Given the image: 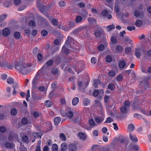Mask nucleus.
I'll return each mask as SVG.
<instances>
[{
	"label": "nucleus",
	"instance_id": "4",
	"mask_svg": "<svg viewBox=\"0 0 151 151\" xmlns=\"http://www.w3.org/2000/svg\"><path fill=\"white\" fill-rule=\"evenodd\" d=\"M93 94L94 96H97L99 94V96L101 97L103 96L104 92L102 89H101L99 91L98 90L95 89L94 90Z\"/></svg>",
	"mask_w": 151,
	"mask_h": 151
},
{
	"label": "nucleus",
	"instance_id": "51",
	"mask_svg": "<svg viewBox=\"0 0 151 151\" xmlns=\"http://www.w3.org/2000/svg\"><path fill=\"white\" fill-rule=\"evenodd\" d=\"M6 131V128L5 127L2 126L0 127V132H4Z\"/></svg>",
	"mask_w": 151,
	"mask_h": 151
},
{
	"label": "nucleus",
	"instance_id": "20",
	"mask_svg": "<svg viewBox=\"0 0 151 151\" xmlns=\"http://www.w3.org/2000/svg\"><path fill=\"white\" fill-rule=\"evenodd\" d=\"M77 149L76 146L74 144H71L69 146L70 151H76Z\"/></svg>",
	"mask_w": 151,
	"mask_h": 151
},
{
	"label": "nucleus",
	"instance_id": "43",
	"mask_svg": "<svg viewBox=\"0 0 151 151\" xmlns=\"http://www.w3.org/2000/svg\"><path fill=\"white\" fill-rule=\"evenodd\" d=\"M111 99L109 96H106L104 98L105 102L106 103H108Z\"/></svg>",
	"mask_w": 151,
	"mask_h": 151
},
{
	"label": "nucleus",
	"instance_id": "24",
	"mask_svg": "<svg viewBox=\"0 0 151 151\" xmlns=\"http://www.w3.org/2000/svg\"><path fill=\"white\" fill-rule=\"evenodd\" d=\"M45 105L46 107H50L52 106V103L50 101L47 100L45 101Z\"/></svg>",
	"mask_w": 151,
	"mask_h": 151
},
{
	"label": "nucleus",
	"instance_id": "9",
	"mask_svg": "<svg viewBox=\"0 0 151 151\" xmlns=\"http://www.w3.org/2000/svg\"><path fill=\"white\" fill-rule=\"evenodd\" d=\"M73 68L78 73H79L80 72L83 70V68L80 64V65H76V67H73Z\"/></svg>",
	"mask_w": 151,
	"mask_h": 151
},
{
	"label": "nucleus",
	"instance_id": "35",
	"mask_svg": "<svg viewBox=\"0 0 151 151\" xmlns=\"http://www.w3.org/2000/svg\"><path fill=\"white\" fill-rule=\"evenodd\" d=\"M58 20L55 19H53L51 22V23L53 26H56L58 24Z\"/></svg>",
	"mask_w": 151,
	"mask_h": 151
},
{
	"label": "nucleus",
	"instance_id": "57",
	"mask_svg": "<svg viewBox=\"0 0 151 151\" xmlns=\"http://www.w3.org/2000/svg\"><path fill=\"white\" fill-rule=\"evenodd\" d=\"M141 13L140 12L136 11L134 14V16L136 17H138L140 16Z\"/></svg>",
	"mask_w": 151,
	"mask_h": 151
},
{
	"label": "nucleus",
	"instance_id": "53",
	"mask_svg": "<svg viewBox=\"0 0 151 151\" xmlns=\"http://www.w3.org/2000/svg\"><path fill=\"white\" fill-rule=\"evenodd\" d=\"M82 20V17L80 16H77L76 17V21L78 23L80 22Z\"/></svg>",
	"mask_w": 151,
	"mask_h": 151
},
{
	"label": "nucleus",
	"instance_id": "15",
	"mask_svg": "<svg viewBox=\"0 0 151 151\" xmlns=\"http://www.w3.org/2000/svg\"><path fill=\"white\" fill-rule=\"evenodd\" d=\"M102 14L104 17H107L108 19H110L111 18V15L109 14L108 12L105 10H104L102 12Z\"/></svg>",
	"mask_w": 151,
	"mask_h": 151
},
{
	"label": "nucleus",
	"instance_id": "2",
	"mask_svg": "<svg viewBox=\"0 0 151 151\" xmlns=\"http://www.w3.org/2000/svg\"><path fill=\"white\" fill-rule=\"evenodd\" d=\"M61 114L63 116H67L70 119L73 116V113L70 108H67L65 111H61Z\"/></svg>",
	"mask_w": 151,
	"mask_h": 151
},
{
	"label": "nucleus",
	"instance_id": "18",
	"mask_svg": "<svg viewBox=\"0 0 151 151\" xmlns=\"http://www.w3.org/2000/svg\"><path fill=\"white\" fill-rule=\"evenodd\" d=\"M107 44L106 43H105L104 45L102 44L98 46L97 49L99 51H101L104 49L105 47H107Z\"/></svg>",
	"mask_w": 151,
	"mask_h": 151
},
{
	"label": "nucleus",
	"instance_id": "7",
	"mask_svg": "<svg viewBox=\"0 0 151 151\" xmlns=\"http://www.w3.org/2000/svg\"><path fill=\"white\" fill-rule=\"evenodd\" d=\"M32 135L33 137H32L33 138L34 137V139L32 140V142H34L35 141L36 138H41L42 134L41 133L34 132Z\"/></svg>",
	"mask_w": 151,
	"mask_h": 151
},
{
	"label": "nucleus",
	"instance_id": "3",
	"mask_svg": "<svg viewBox=\"0 0 151 151\" xmlns=\"http://www.w3.org/2000/svg\"><path fill=\"white\" fill-rule=\"evenodd\" d=\"M88 82L85 83L83 79L79 80L78 82V85L80 89L84 88L88 86Z\"/></svg>",
	"mask_w": 151,
	"mask_h": 151
},
{
	"label": "nucleus",
	"instance_id": "38",
	"mask_svg": "<svg viewBox=\"0 0 151 151\" xmlns=\"http://www.w3.org/2000/svg\"><path fill=\"white\" fill-rule=\"evenodd\" d=\"M142 24V22L139 20H137L135 22V25L137 27H140Z\"/></svg>",
	"mask_w": 151,
	"mask_h": 151
},
{
	"label": "nucleus",
	"instance_id": "49",
	"mask_svg": "<svg viewBox=\"0 0 151 151\" xmlns=\"http://www.w3.org/2000/svg\"><path fill=\"white\" fill-rule=\"evenodd\" d=\"M37 58L38 60H41L43 58V55L41 53H38L37 55Z\"/></svg>",
	"mask_w": 151,
	"mask_h": 151
},
{
	"label": "nucleus",
	"instance_id": "59",
	"mask_svg": "<svg viewBox=\"0 0 151 151\" xmlns=\"http://www.w3.org/2000/svg\"><path fill=\"white\" fill-rule=\"evenodd\" d=\"M48 33L47 31L45 30H43L42 32L41 35L43 36H46Z\"/></svg>",
	"mask_w": 151,
	"mask_h": 151
},
{
	"label": "nucleus",
	"instance_id": "17",
	"mask_svg": "<svg viewBox=\"0 0 151 151\" xmlns=\"http://www.w3.org/2000/svg\"><path fill=\"white\" fill-rule=\"evenodd\" d=\"M128 109L123 106L120 109L121 113L123 114H127L128 112Z\"/></svg>",
	"mask_w": 151,
	"mask_h": 151
},
{
	"label": "nucleus",
	"instance_id": "10",
	"mask_svg": "<svg viewBox=\"0 0 151 151\" xmlns=\"http://www.w3.org/2000/svg\"><path fill=\"white\" fill-rule=\"evenodd\" d=\"M10 31L9 29L7 28H5L2 31V34L3 36L7 37L10 33Z\"/></svg>",
	"mask_w": 151,
	"mask_h": 151
},
{
	"label": "nucleus",
	"instance_id": "54",
	"mask_svg": "<svg viewBox=\"0 0 151 151\" xmlns=\"http://www.w3.org/2000/svg\"><path fill=\"white\" fill-rule=\"evenodd\" d=\"M109 76L112 77L114 76L115 75V72L114 71L112 70L110 71L109 73Z\"/></svg>",
	"mask_w": 151,
	"mask_h": 151
},
{
	"label": "nucleus",
	"instance_id": "14",
	"mask_svg": "<svg viewBox=\"0 0 151 151\" xmlns=\"http://www.w3.org/2000/svg\"><path fill=\"white\" fill-rule=\"evenodd\" d=\"M98 84L101 86L102 83L99 80L96 79H94L93 81V86L96 88H97Z\"/></svg>",
	"mask_w": 151,
	"mask_h": 151
},
{
	"label": "nucleus",
	"instance_id": "61",
	"mask_svg": "<svg viewBox=\"0 0 151 151\" xmlns=\"http://www.w3.org/2000/svg\"><path fill=\"white\" fill-rule=\"evenodd\" d=\"M127 29L130 31H131L132 30H134L135 27L134 26H130L127 27Z\"/></svg>",
	"mask_w": 151,
	"mask_h": 151
},
{
	"label": "nucleus",
	"instance_id": "13",
	"mask_svg": "<svg viewBox=\"0 0 151 151\" xmlns=\"http://www.w3.org/2000/svg\"><path fill=\"white\" fill-rule=\"evenodd\" d=\"M117 42V40L116 38L114 36H112L111 38V47L113 49V44H115Z\"/></svg>",
	"mask_w": 151,
	"mask_h": 151
},
{
	"label": "nucleus",
	"instance_id": "28",
	"mask_svg": "<svg viewBox=\"0 0 151 151\" xmlns=\"http://www.w3.org/2000/svg\"><path fill=\"white\" fill-rule=\"evenodd\" d=\"M5 146L8 148H10V149L13 148L14 145L13 143H9L8 142L6 143L5 144Z\"/></svg>",
	"mask_w": 151,
	"mask_h": 151
},
{
	"label": "nucleus",
	"instance_id": "6",
	"mask_svg": "<svg viewBox=\"0 0 151 151\" xmlns=\"http://www.w3.org/2000/svg\"><path fill=\"white\" fill-rule=\"evenodd\" d=\"M69 38L71 39V37H68V39L66 41V43L65 45L63 46L62 49V51L63 52H64L66 54H68L69 53V51L68 50V48H67V47H68V39H69Z\"/></svg>",
	"mask_w": 151,
	"mask_h": 151
},
{
	"label": "nucleus",
	"instance_id": "52",
	"mask_svg": "<svg viewBox=\"0 0 151 151\" xmlns=\"http://www.w3.org/2000/svg\"><path fill=\"white\" fill-rule=\"evenodd\" d=\"M97 61V59L95 57L92 58L91 59V63L93 64H94L96 63Z\"/></svg>",
	"mask_w": 151,
	"mask_h": 151
},
{
	"label": "nucleus",
	"instance_id": "36",
	"mask_svg": "<svg viewBox=\"0 0 151 151\" xmlns=\"http://www.w3.org/2000/svg\"><path fill=\"white\" fill-rule=\"evenodd\" d=\"M95 37H99L101 35V32L99 30H96L94 32Z\"/></svg>",
	"mask_w": 151,
	"mask_h": 151
},
{
	"label": "nucleus",
	"instance_id": "29",
	"mask_svg": "<svg viewBox=\"0 0 151 151\" xmlns=\"http://www.w3.org/2000/svg\"><path fill=\"white\" fill-rule=\"evenodd\" d=\"M114 27L115 26L113 24H112L107 26L106 27V29L107 31L109 32L114 29Z\"/></svg>",
	"mask_w": 151,
	"mask_h": 151
},
{
	"label": "nucleus",
	"instance_id": "34",
	"mask_svg": "<svg viewBox=\"0 0 151 151\" xmlns=\"http://www.w3.org/2000/svg\"><path fill=\"white\" fill-rule=\"evenodd\" d=\"M95 104L96 106H99L101 109H102L101 103L98 100H95Z\"/></svg>",
	"mask_w": 151,
	"mask_h": 151
},
{
	"label": "nucleus",
	"instance_id": "62",
	"mask_svg": "<svg viewBox=\"0 0 151 151\" xmlns=\"http://www.w3.org/2000/svg\"><path fill=\"white\" fill-rule=\"evenodd\" d=\"M113 121V119L111 118L110 117H108L105 122H106L107 123H109L112 122Z\"/></svg>",
	"mask_w": 151,
	"mask_h": 151
},
{
	"label": "nucleus",
	"instance_id": "39",
	"mask_svg": "<svg viewBox=\"0 0 151 151\" xmlns=\"http://www.w3.org/2000/svg\"><path fill=\"white\" fill-rule=\"evenodd\" d=\"M7 82L9 84H12L14 82V79L11 77H9L7 80Z\"/></svg>",
	"mask_w": 151,
	"mask_h": 151
},
{
	"label": "nucleus",
	"instance_id": "48",
	"mask_svg": "<svg viewBox=\"0 0 151 151\" xmlns=\"http://www.w3.org/2000/svg\"><path fill=\"white\" fill-rule=\"evenodd\" d=\"M30 97V91L29 90H27V94L26 95V99L27 101H28L29 100L28 98Z\"/></svg>",
	"mask_w": 151,
	"mask_h": 151
},
{
	"label": "nucleus",
	"instance_id": "47",
	"mask_svg": "<svg viewBox=\"0 0 151 151\" xmlns=\"http://www.w3.org/2000/svg\"><path fill=\"white\" fill-rule=\"evenodd\" d=\"M123 76H122L120 74L118 75L116 77V80L119 81H121L122 80Z\"/></svg>",
	"mask_w": 151,
	"mask_h": 151
},
{
	"label": "nucleus",
	"instance_id": "27",
	"mask_svg": "<svg viewBox=\"0 0 151 151\" xmlns=\"http://www.w3.org/2000/svg\"><path fill=\"white\" fill-rule=\"evenodd\" d=\"M141 50L139 49H137L136 50L135 55L138 58H140Z\"/></svg>",
	"mask_w": 151,
	"mask_h": 151
},
{
	"label": "nucleus",
	"instance_id": "16",
	"mask_svg": "<svg viewBox=\"0 0 151 151\" xmlns=\"http://www.w3.org/2000/svg\"><path fill=\"white\" fill-rule=\"evenodd\" d=\"M79 137L83 140H85L86 138V134L83 132H80L78 134Z\"/></svg>",
	"mask_w": 151,
	"mask_h": 151
},
{
	"label": "nucleus",
	"instance_id": "32",
	"mask_svg": "<svg viewBox=\"0 0 151 151\" xmlns=\"http://www.w3.org/2000/svg\"><path fill=\"white\" fill-rule=\"evenodd\" d=\"M17 112V109L15 108H12L11 111V114L14 116L16 115Z\"/></svg>",
	"mask_w": 151,
	"mask_h": 151
},
{
	"label": "nucleus",
	"instance_id": "22",
	"mask_svg": "<svg viewBox=\"0 0 151 151\" xmlns=\"http://www.w3.org/2000/svg\"><path fill=\"white\" fill-rule=\"evenodd\" d=\"M79 102V99L78 97H76L73 98L72 101V104L73 106H76L77 104Z\"/></svg>",
	"mask_w": 151,
	"mask_h": 151
},
{
	"label": "nucleus",
	"instance_id": "1",
	"mask_svg": "<svg viewBox=\"0 0 151 151\" xmlns=\"http://www.w3.org/2000/svg\"><path fill=\"white\" fill-rule=\"evenodd\" d=\"M31 66V64L26 63L22 61L17 62L15 64V68L23 74H26L28 72L27 68Z\"/></svg>",
	"mask_w": 151,
	"mask_h": 151
},
{
	"label": "nucleus",
	"instance_id": "11",
	"mask_svg": "<svg viewBox=\"0 0 151 151\" xmlns=\"http://www.w3.org/2000/svg\"><path fill=\"white\" fill-rule=\"evenodd\" d=\"M116 53H121L124 50L122 47L120 45H118L115 48Z\"/></svg>",
	"mask_w": 151,
	"mask_h": 151
},
{
	"label": "nucleus",
	"instance_id": "26",
	"mask_svg": "<svg viewBox=\"0 0 151 151\" xmlns=\"http://www.w3.org/2000/svg\"><path fill=\"white\" fill-rule=\"evenodd\" d=\"M7 17V15L6 14H2L0 16V23L2 22Z\"/></svg>",
	"mask_w": 151,
	"mask_h": 151
},
{
	"label": "nucleus",
	"instance_id": "64",
	"mask_svg": "<svg viewBox=\"0 0 151 151\" xmlns=\"http://www.w3.org/2000/svg\"><path fill=\"white\" fill-rule=\"evenodd\" d=\"M21 151H27L26 148L24 146H21L20 147Z\"/></svg>",
	"mask_w": 151,
	"mask_h": 151
},
{
	"label": "nucleus",
	"instance_id": "8",
	"mask_svg": "<svg viewBox=\"0 0 151 151\" xmlns=\"http://www.w3.org/2000/svg\"><path fill=\"white\" fill-rule=\"evenodd\" d=\"M129 138L133 142H136L138 141V139L136 136L134 134L130 133Z\"/></svg>",
	"mask_w": 151,
	"mask_h": 151
},
{
	"label": "nucleus",
	"instance_id": "58",
	"mask_svg": "<svg viewBox=\"0 0 151 151\" xmlns=\"http://www.w3.org/2000/svg\"><path fill=\"white\" fill-rule=\"evenodd\" d=\"M22 122L24 124H26L27 123V119L25 118H23L22 120Z\"/></svg>",
	"mask_w": 151,
	"mask_h": 151
},
{
	"label": "nucleus",
	"instance_id": "44",
	"mask_svg": "<svg viewBox=\"0 0 151 151\" xmlns=\"http://www.w3.org/2000/svg\"><path fill=\"white\" fill-rule=\"evenodd\" d=\"M12 4L11 2L8 1L6 2L4 4V6L7 7L10 6Z\"/></svg>",
	"mask_w": 151,
	"mask_h": 151
},
{
	"label": "nucleus",
	"instance_id": "31",
	"mask_svg": "<svg viewBox=\"0 0 151 151\" xmlns=\"http://www.w3.org/2000/svg\"><path fill=\"white\" fill-rule=\"evenodd\" d=\"M14 36L15 38L18 39L20 38L21 35L19 32H16L14 33Z\"/></svg>",
	"mask_w": 151,
	"mask_h": 151
},
{
	"label": "nucleus",
	"instance_id": "37",
	"mask_svg": "<svg viewBox=\"0 0 151 151\" xmlns=\"http://www.w3.org/2000/svg\"><path fill=\"white\" fill-rule=\"evenodd\" d=\"M58 146L56 144H54L52 147V151H58Z\"/></svg>",
	"mask_w": 151,
	"mask_h": 151
},
{
	"label": "nucleus",
	"instance_id": "5",
	"mask_svg": "<svg viewBox=\"0 0 151 151\" xmlns=\"http://www.w3.org/2000/svg\"><path fill=\"white\" fill-rule=\"evenodd\" d=\"M88 122L89 125L91 127H86L85 129L88 130H90L91 128L96 125V124L94 122V120L93 119H90L89 120Z\"/></svg>",
	"mask_w": 151,
	"mask_h": 151
},
{
	"label": "nucleus",
	"instance_id": "46",
	"mask_svg": "<svg viewBox=\"0 0 151 151\" xmlns=\"http://www.w3.org/2000/svg\"><path fill=\"white\" fill-rule=\"evenodd\" d=\"M112 60V58L110 55H107L106 58V61L108 62H111Z\"/></svg>",
	"mask_w": 151,
	"mask_h": 151
},
{
	"label": "nucleus",
	"instance_id": "55",
	"mask_svg": "<svg viewBox=\"0 0 151 151\" xmlns=\"http://www.w3.org/2000/svg\"><path fill=\"white\" fill-rule=\"evenodd\" d=\"M129 104V101H127L124 102V106L128 108Z\"/></svg>",
	"mask_w": 151,
	"mask_h": 151
},
{
	"label": "nucleus",
	"instance_id": "60",
	"mask_svg": "<svg viewBox=\"0 0 151 151\" xmlns=\"http://www.w3.org/2000/svg\"><path fill=\"white\" fill-rule=\"evenodd\" d=\"M22 139L24 142H27L28 140V138L27 136H24L22 137Z\"/></svg>",
	"mask_w": 151,
	"mask_h": 151
},
{
	"label": "nucleus",
	"instance_id": "42",
	"mask_svg": "<svg viewBox=\"0 0 151 151\" xmlns=\"http://www.w3.org/2000/svg\"><path fill=\"white\" fill-rule=\"evenodd\" d=\"M134 125L132 124H129L128 127V130L129 131H132L134 129Z\"/></svg>",
	"mask_w": 151,
	"mask_h": 151
},
{
	"label": "nucleus",
	"instance_id": "40",
	"mask_svg": "<svg viewBox=\"0 0 151 151\" xmlns=\"http://www.w3.org/2000/svg\"><path fill=\"white\" fill-rule=\"evenodd\" d=\"M88 20L89 22L91 24H93L96 22V19L91 18H88Z\"/></svg>",
	"mask_w": 151,
	"mask_h": 151
},
{
	"label": "nucleus",
	"instance_id": "30",
	"mask_svg": "<svg viewBox=\"0 0 151 151\" xmlns=\"http://www.w3.org/2000/svg\"><path fill=\"white\" fill-rule=\"evenodd\" d=\"M41 143V140H39L37 142V145L36 147V148L35 151H41L40 149V145Z\"/></svg>",
	"mask_w": 151,
	"mask_h": 151
},
{
	"label": "nucleus",
	"instance_id": "50",
	"mask_svg": "<svg viewBox=\"0 0 151 151\" xmlns=\"http://www.w3.org/2000/svg\"><path fill=\"white\" fill-rule=\"evenodd\" d=\"M114 85L112 84H109L108 86V88L111 89V90H113L114 89Z\"/></svg>",
	"mask_w": 151,
	"mask_h": 151
},
{
	"label": "nucleus",
	"instance_id": "21",
	"mask_svg": "<svg viewBox=\"0 0 151 151\" xmlns=\"http://www.w3.org/2000/svg\"><path fill=\"white\" fill-rule=\"evenodd\" d=\"M61 150L62 151H65L68 148V146L67 144L65 142L62 143L61 145Z\"/></svg>",
	"mask_w": 151,
	"mask_h": 151
},
{
	"label": "nucleus",
	"instance_id": "41",
	"mask_svg": "<svg viewBox=\"0 0 151 151\" xmlns=\"http://www.w3.org/2000/svg\"><path fill=\"white\" fill-rule=\"evenodd\" d=\"M60 139L63 141L66 140V137L65 134L63 133H60L59 135Z\"/></svg>",
	"mask_w": 151,
	"mask_h": 151
},
{
	"label": "nucleus",
	"instance_id": "12",
	"mask_svg": "<svg viewBox=\"0 0 151 151\" xmlns=\"http://www.w3.org/2000/svg\"><path fill=\"white\" fill-rule=\"evenodd\" d=\"M104 118V116H102L101 118L99 116L96 117L95 118L96 122L98 124H99L103 121Z\"/></svg>",
	"mask_w": 151,
	"mask_h": 151
},
{
	"label": "nucleus",
	"instance_id": "23",
	"mask_svg": "<svg viewBox=\"0 0 151 151\" xmlns=\"http://www.w3.org/2000/svg\"><path fill=\"white\" fill-rule=\"evenodd\" d=\"M141 111L145 115L151 116V110L150 111L149 113H148L147 110L145 109H141Z\"/></svg>",
	"mask_w": 151,
	"mask_h": 151
},
{
	"label": "nucleus",
	"instance_id": "56",
	"mask_svg": "<svg viewBox=\"0 0 151 151\" xmlns=\"http://www.w3.org/2000/svg\"><path fill=\"white\" fill-rule=\"evenodd\" d=\"M58 70L56 68H53L51 72L53 74H56L58 73Z\"/></svg>",
	"mask_w": 151,
	"mask_h": 151
},
{
	"label": "nucleus",
	"instance_id": "25",
	"mask_svg": "<svg viewBox=\"0 0 151 151\" xmlns=\"http://www.w3.org/2000/svg\"><path fill=\"white\" fill-rule=\"evenodd\" d=\"M61 121V118L59 117H58L55 118L54 119V124L57 125Z\"/></svg>",
	"mask_w": 151,
	"mask_h": 151
},
{
	"label": "nucleus",
	"instance_id": "45",
	"mask_svg": "<svg viewBox=\"0 0 151 151\" xmlns=\"http://www.w3.org/2000/svg\"><path fill=\"white\" fill-rule=\"evenodd\" d=\"M29 25L32 28L35 27V24L34 22L32 20L30 21L29 23Z\"/></svg>",
	"mask_w": 151,
	"mask_h": 151
},
{
	"label": "nucleus",
	"instance_id": "33",
	"mask_svg": "<svg viewBox=\"0 0 151 151\" xmlns=\"http://www.w3.org/2000/svg\"><path fill=\"white\" fill-rule=\"evenodd\" d=\"M89 103V100L87 98L84 99H83V104L85 106H87Z\"/></svg>",
	"mask_w": 151,
	"mask_h": 151
},
{
	"label": "nucleus",
	"instance_id": "19",
	"mask_svg": "<svg viewBox=\"0 0 151 151\" xmlns=\"http://www.w3.org/2000/svg\"><path fill=\"white\" fill-rule=\"evenodd\" d=\"M119 65L120 68H124L126 66L125 62L124 60L120 61L119 63Z\"/></svg>",
	"mask_w": 151,
	"mask_h": 151
},
{
	"label": "nucleus",
	"instance_id": "63",
	"mask_svg": "<svg viewBox=\"0 0 151 151\" xmlns=\"http://www.w3.org/2000/svg\"><path fill=\"white\" fill-rule=\"evenodd\" d=\"M20 0H14V3L16 5H18L20 3Z\"/></svg>",
	"mask_w": 151,
	"mask_h": 151
}]
</instances>
